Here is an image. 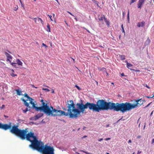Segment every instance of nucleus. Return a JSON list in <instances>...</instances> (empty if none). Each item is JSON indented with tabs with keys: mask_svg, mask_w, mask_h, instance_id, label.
Listing matches in <instances>:
<instances>
[{
	"mask_svg": "<svg viewBox=\"0 0 154 154\" xmlns=\"http://www.w3.org/2000/svg\"><path fill=\"white\" fill-rule=\"evenodd\" d=\"M127 67L128 68L130 69L131 70H134L133 69H131V68H132V67H133V65H132V64H131L130 63H129L128 62H127Z\"/></svg>",
	"mask_w": 154,
	"mask_h": 154,
	"instance_id": "nucleus-13",
	"label": "nucleus"
},
{
	"mask_svg": "<svg viewBox=\"0 0 154 154\" xmlns=\"http://www.w3.org/2000/svg\"><path fill=\"white\" fill-rule=\"evenodd\" d=\"M145 0H139L137 4L138 8H141L142 5L143 4Z\"/></svg>",
	"mask_w": 154,
	"mask_h": 154,
	"instance_id": "nucleus-10",
	"label": "nucleus"
},
{
	"mask_svg": "<svg viewBox=\"0 0 154 154\" xmlns=\"http://www.w3.org/2000/svg\"><path fill=\"white\" fill-rule=\"evenodd\" d=\"M35 118V121L36 120H37L39 118L38 117V116L37 115L34 116Z\"/></svg>",
	"mask_w": 154,
	"mask_h": 154,
	"instance_id": "nucleus-33",
	"label": "nucleus"
},
{
	"mask_svg": "<svg viewBox=\"0 0 154 154\" xmlns=\"http://www.w3.org/2000/svg\"><path fill=\"white\" fill-rule=\"evenodd\" d=\"M145 24V22L143 21L141 22H139L137 24V26L140 27H143Z\"/></svg>",
	"mask_w": 154,
	"mask_h": 154,
	"instance_id": "nucleus-11",
	"label": "nucleus"
},
{
	"mask_svg": "<svg viewBox=\"0 0 154 154\" xmlns=\"http://www.w3.org/2000/svg\"><path fill=\"white\" fill-rule=\"evenodd\" d=\"M68 105L67 107L68 108L67 110L68 112H66L65 111L57 109L56 116H69V118H74V114L75 112V104L72 100H67V104Z\"/></svg>",
	"mask_w": 154,
	"mask_h": 154,
	"instance_id": "nucleus-3",
	"label": "nucleus"
},
{
	"mask_svg": "<svg viewBox=\"0 0 154 154\" xmlns=\"http://www.w3.org/2000/svg\"><path fill=\"white\" fill-rule=\"evenodd\" d=\"M129 10H128V14H127V19L128 21V23H130V18H129Z\"/></svg>",
	"mask_w": 154,
	"mask_h": 154,
	"instance_id": "nucleus-18",
	"label": "nucleus"
},
{
	"mask_svg": "<svg viewBox=\"0 0 154 154\" xmlns=\"http://www.w3.org/2000/svg\"><path fill=\"white\" fill-rule=\"evenodd\" d=\"M154 143V138L153 139H152V143H151L152 144H153V143Z\"/></svg>",
	"mask_w": 154,
	"mask_h": 154,
	"instance_id": "nucleus-49",
	"label": "nucleus"
},
{
	"mask_svg": "<svg viewBox=\"0 0 154 154\" xmlns=\"http://www.w3.org/2000/svg\"><path fill=\"white\" fill-rule=\"evenodd\" d=\"M120 58L121 60H124L125 59V56L124 55H120Z\"/></svg>",
	"mask_w": 154,
	"mask_h": 154,
	"instance_id": "nucleus-25",
	"label": "nucleus"
},
{
	"mask_svg": "<svg viewBox=\"0 0 154 154\" xmlns=\"http://www.w3.org/2000/svg\"><path fill=\"white\" fill-rule=\"evenodd\" d=\"M5 107V105H2V106L0 107L1 109H3Z\"/></svg>",
	"mask_w": 154,
	"mask_h": 154,
	"instance_id": "nucleus-41",
	"label": "nucleus"
},
{
	"mask_svg": "<svg viewBox=\"0 0 154 154\" xmlns=\"http://www.w3.org/2000/svg\"><path fill=\"white\" fill-rule=\"evenodd\" d=\"M24 96L25 97H26L27 99H29V98L30 97L28 95V94H26L25 93L24 94Z\"/></svg>",
	"mask_w": 154,
	"mask_h": 154,
	"instance_id": "nucleus-29",
	"label": "nucleus"
},
{
	"mask_svg": "<svg viewBox=\"0 0 154 154\" xmlns=\"http://www.w3.org/2000/svg\"><path fill=\"white\" fill-rule=\"evenodd\" d=\"M14 67H15V68H17V65H16V64H17V63H12L11 62V63H10Z\"/></svg>",
	"mask_w": 154,
	"mask_h": 154,
	"instance_id": "nucleus-24",
	"label": "nucleus"
},
{
	"mask_svg": "<svg viewBox=\"0 0 154 154\" xmlns=\"http://www.w3.org/2000/svg\"><path fill=\"white\" fill-rule=\"evenodd\" d=\"M131 140H129V141H128V143H131Z\"/></svg>",
	"mask_w": 154,
	"mask_h": 154,
	"instance_id": "nucleus-59",
	"label": "nucleus"
},
{
	"mask_svg": "<svg viewBox=\"0 0 154 154\" xmlns=\"http://www.w3.org/2000/svg\"><path fill=\"white\" fill-rule=\"evenodd\" d=\"M106 76H108V73L107 72H106Z\"/></svg>",
	"mask_w": 154,
	"mask_h": 154,
	"instance_id": "nucleus-63",
	"label": "nucleus"
},
{
	"mask_svg": "<svg viewBox=\"0 0 154 154\" xmlns=\"http://www.w3.org/2000/svg\"><path fill=\"white\" fill-rule=\"evenodd\" d=\"M40 123H36L35 122H30L29 123V124L30 125H32V124H35L36 125H38Z\"/></svg>",
	"mask_w": 154,
	"mask_h": 154,
	"instance_id": "nucleus-20",
	"label": "nucleus"
},
{
	"mask_svg": "<svg viewBox=\"0 0 154 154\" xmlns=\"http://www.w3.org/2000/svg\"><path fill=\"white\" fill-rule=\"evenodd\" d=\"M20 3L21 4V7L23 8V10H24L25 9V8H24V4L22 2H20Z\"/></svg>",
	"mask_w": 154,
	"mask_h": 154,
	"instance_id": "nucleus-31",
	"label": "nucleus"
},
{
	"mask_svg": "<svg viewBox=\"0 0 154 154\" xmlns=\"http://www.w3.org/2000/svg\"><path fill=\"white\" fill-rule=\"evenodd\" d=\"M121 75L122 76H127L126 75H124V73H122L121 74Z\"/></svg>",
	"mask_w": 154,
	"mask_h": 154,
	"instance_id": "nucleus-45",
	"label": "nucleus"
},
{
	"mask_svg": "<svg viewBox=\"0 0 154 154\" xmlns=\"http://www.w3.org/2000/svg\"><path fill=\"white\" fill-rule=\"evenodd\" d=\"M80 101V103H77L76 104L77 108H75L74 118H77L78 115L81 113H84L85 109L88 108L89 110H92V103L87 102L84 104L82 100H81Z\"/></svg>",
	"mask_w": 154,
	"mask_h": 154,
	"instance_id": "nucleus-7",
	"label": "nucleus"
},
{
	"mask_svg": "<svg viewBox=\"0 0 154 154\" xmlns=\"http://www.w3.org/2000/svg\"><path fill=\"white\" fill-rule=\"evenodd\" d=\"M32 86L33 87V88H37V87H35V86H34V85H32Z\"/></svg>",
	"mask_w": 154,
	"mask_h": 154,
	"instance_id": "nucleus-53",
	"label": "nucleus"
},
{
	"mask_svg": "<svg viewBox=\"0 0 154 154\" xmlns=\"http://www.w3.org/2000/svg\"><path fill=\"white\" fill-rule=\"evenodd\" d=\"M18 7L17 6H16L15 7H14V10L15 11H17V10L18 9Z\"/></svg>",
	"mask_w": 154,
	"mask_h": 154,
	"instance_id": "nucleus-35",
	"label": "nucleus"
},
{
	"mask_svg": "<svg viewBox=\"0 0 154 154\" xmlns=\"http://www.w3.org/2000/svg\"><path fill=\"white\" fill-rule=\"evenodd\" d=\"M29 103L32 105V107L31 108H33V109H35V110L37 111H38V106H35V104L33 102H30Z\"/></svg>",
	"mask_w": 154,
	"mask_h": 154,
	"instance_id": "nucleus-9",
	"label": "nucleus"
},
{
	"mask_svg": "<svg viewBox=\"0 0 154 154\" xmlns=\"http://www.w3.org/2000/svg\"><path fill=\"white\" fill-rule=\"evenodd\" d=\"M38 21H41L42 24H44V22H43V21L42 20L41 18H38Z\"/></svg>",
	"mask_w": 154,
	"mask_h": 154,
	"instance_id": "nucleus-27",
	"label": "nucleus"
},
{
	"mask_svg": "<svg viewBox=\"0 0 154 154\" xmlns=\"http://www.w3.org/2000/svg\"><path fill=\"white\" fill-rule=\"evenodd\" d=\"M68 13H69L71 15L73 16V15L71 12H70L68 11Z\"/></svg>",
	"mask_w": 154,
	"mask_h": 154,
	"instance_id": "nucleus-50",
	"label": "nucleus"
},
{
	"mask_svg": "<svg viewBox=\"0 0 154 154\" xmlns=\"http://www.w3.org/2000/svg\"><path fill=\"white\" fill-rule=\"evenodd\" d=\"M17 125H11V123L8 124H3L0 122V129L5 131L10 130L11 133L14 134L21 139H25L31 142L30 144H44V143L41 140H38V137L35 135L34 132H30L27 134V128L25 130H21L18 128Z\"/></svg>",
	"mask_w": 154,
	"mask_h": 154,
	"instance_id": "nucleus-1",
	"label": "nucleus"
},
{
	"mask_svg": "<svg viewBox=\"0 0 154 154\" xmlns=\"http://www.w3.org/2000/svg\"><path fill=\"white\" fill-rule=\"evenodd\" d=\"M47 15L50 17V18L51 20L52 21H53V20H52V19L51 18L52 16L51 15H49V14L48 15Z\"/></svg>",
	"mask_w": 154,
	"mask_h": 154,
	"instance_id": "nucleus-43",
	"label": "nucleus"
},
{
	"mask_svg": "<svg viewBox=\"0 0 154 154\" xmlns=\"http://www.w3.org/2000/svg\"><path fill=\"white\" fill-rule=\"evenodd\" d=\"M152 102L150 103H149L147 106H145L143 108L144 109H145L146 108L148 107L150 105V104L152 103Z\"/></svg>",
	"mask_w": 154,
	"mask_h": 154,
	"instance_id": "nucleus-36",
	"label": "nucleus"
},
{
	"mask_svg": "<svg viewBox=\"0 0 154 154\" xmlns=\"http://www.w3.org/2000/svg\"><path fill=\"white\" fill-rule=\"evenodd\" d=\"M5 54L7 58L6 61H9L10 63H11V61L10 60V59H12V57L11 56L6 52H5Z\"/></svg>",
	"mask_w": 154,
	"mask_h": 154,
	"instance_id": "nucleus-8",
	"label": "nucleus"
},
{
	"mask_svg": "<svg viewBox=\"0 0 154 154\" xmlns=\"http://www.w3.org/2000/svg\"><path fill=\"white\" fill-rule=\"evenodd\" d=\"M153 111H152L151 112V114H150V116H152V115L153 114Z\"/></svg>",
	"mask_w": 154,
	"mask_h": 154,
	"instance_id": "nucleus-60",
	"label": "nucleus"
},
{
	"mask_svg": "<svg viewBox=\"0 0 154 154\" xmlns=\"http://www.w3.org/2000/svg\"><path fill=\"white\" fill-rule=\"evenodd\" d=\"M140 137H141V136L140 135H138L137 137V138H138V139L140 138Z\"/></svg>",
	"mask_w": 154,
	"mask_h": 154,
	"instance_id": "nucleus-57",
	"label": "nucleus"
},
{
	"mask_svg": "<svg viewBox=\"0 0 154 154\" xmlns=\"http://www.w3.org/2000/svg\"><path fill=\"white\" fill-rule=\"evenodd\" d=\"M43 115L44 113H39L37 115L39 118L42 116Z\"/></svg>",
	"mask_w": 154,
	"mask_h": 154,
	"instance_id": "nucleus-23",
	"label": "nucleus"
},
{
	"mask_svg": "<svg viewBox=\"0 0 154 154\" xmlns=\"http://www.w3.org/2000/svg\"><path fill=\"white\" fill-rule=\"evenodd\" d=\"M21 100L23 101L24 102V104L25 105V106H27V107H29V108H30V106H29V103H27V102H26V101L27 100H25L23 98H21Z\"/></svg>",
	"mask_w": 154,
	"mask_h": 154,
	"instance_id": "nucleus-12",
	"label": "nucleus"
},
{
	"mask_svg": "<svg viewBox=\"0 0 154 154\" xmlns=\"http://www.w3.org/2000/svg\"><path fill=\"white\" fill-rule=\"evenodd\" d=\"M92 110L99 112L102 110H110L121 112L120 103L111 102H107L104 100H98L96 104L92 103Z\"/></svg>",
	"mask_w": 154,
	"mask_h": 154,
	"instance_id": "nucleus-2",
	"label": "nucleus"
},
{
	"mask_svg": "<svg viewBox=\"0 0 154 154\" xmlns=\"http://www.w3.org/2000/svg\"><path fill=\"white\" fill-rule=\"evenodd\" d=\"M105 22H106V24L108 26H109L110 23L109 21H108L107 18L105 19Z\"/></svg>",
	"mask_w": 154,
	"mask_h": 154,
	"instance_id": "nucleus-22",
	"label": "nucleus"
},
{
	"mask_svg": "<svg viewBox=\"0 0 154 154\" xmlns=\"http://www.w3.org/2000/svg\"><path fill=\"white\" fill-rule=\"evenodd\" d=\"M42 89L44 90H45L47 92L50 91V90L49 89L47 88H42Z\"/></svg>",
	"mask_w": 154,
	"mask_h": 154,
	"instance_id": "nucleus-32",
	"label": "nucleus"
},
{
	"mask_svg": "<svg viewBox=\"0 0 154 154\" xmlns=\"http://www.w3.org/2000/svg\"><path fill=\"white\" fill-rule=\"evenodd\" d=\"M4 116L6 118H7L8 117V116H6L5 115H4Z\"/></svg>",
	"mask_w": 154,
	"mask_h": 154,
	"instance_id": "nucleus-56",
	"label": "nucleus"
},
{
	"mask_svg": "<svg viewBox=\"0 0 154 154\" xmlns=\"http://www.w3.org/2000/svg\"><path fill=\"white\" fill-rule=\"evenodd\" d=\"M34 20H35V22H36V20H37V18H34Z\"/></svg>",
	"mask_w": 154,
	"mask_h": 154,
	"instance_id": "nucleus-64",
	"label": "nucleus"
},
{
	"mask_svg": "<svg viewBox=\"0 0 154 154\" xmlns=\"http://www.w3.org/2000/svg\"><path fill=\"white\" fill-rule=\"evenodd\" d=\"M121 27L122 28V32L124 33V36H125V32L123 27V24H122V25H121Z\"/></svg>",
	"mask_w": 154,
	"mask_h": 154,
	"instance_id": "nucleus-21",
	"label": "nucleus"
},
{
	"mask_svg": "<svg viewBox=\"0 0 154 154\" xmlns=\"http://www.w3.org/2000/svg\"><path fill=\"white\" fill-rule=\"evenodd\" d=\"M141 152V151L140 150L138 151L137 154H139V153Z\"/></svg>",
	"mask_w": 154,
	"mask_h": 154,
	"instance_id": "nucleus-52",
	"label": "nucleus"
},
{
	"mask_svg": "<svg viewBox=\"0 0 154 154\" xmlns=\"http://www.w3.org/2000/svg\"><path fill=\"white\" fill-rule=\"evenodd\" d=\"M140 100H142V99H140L134 100V101L136 102V104H132L128 102L125 103H120L121 112L124 113L131 110V109L135 108L137 107H139L143 104V102L139 103Z\"/></svg>",
	"mask_w": 154,
	"mask_h": 154,
	"instance_id": "nucleus-6",
	"label": "nucleus"
},
{
	"mask_svg": "<svg viewBox=\"0 0 154 154\" xmlns=\"http://www.w3.org/2000/svg\"><path fill=\"white\" fill-rule=\"evenodd\" d=\"M29 146L42 154H55L53 147L50 145H29Z\"/></svg>",
	"mask_w": 154,
	"mask_h": 154,
	"instance_id": "nucleus-4",
	"label": "nucleus"
},
{
	"mask_svg": "<svg viewBox=\"0 0 154 154\" xmlns=\"http://www.w3.org/2000/svg\"><path fill=\"white\" fill-rule=\"evenodd\" d=\"M5 88L6 89V90L8 89V87L7 85H6L5 86Z\"/></svg>",
	"mask_w": 154,
	"mask_h": 154,
	"instance_id": "nucleus-47",
	"label": "nucleus"
},
{
	"mask_svg": "<svg viewBox=\"0 0 154 154\" xmlns=\"http://www.w3.org/2000/svg\"><path fill=\"white\" fill-rule=\"evenodd\" d=\"M47 27L48 28V30H46V31L48 32H51L50 25L48 23H47Z\"/></svg>",
	"mask_w": 154,
	"mask_h": 154,
	"instance_id": "nucleus-19",
	"label": "nucleus"
},
{
	"mask_svg": "<svg viewBox=\"0 0 154 154\" xmlns=\"http://www.w3.org/2000/svg\"><path fill=\"white\" fill-rule=\"evenodd\" d=\"M63 110H65V111H66L67 110V109H65V108H63Z\"/></svg>",
	"mask_w": 154,
	"mask_h": 154,
	"instance_id": "nucleus-62",
	"label": "nucleus"
},
{
	"mask_svg": "<svg viewBox=\"0 0 154 154\" xmlns=\"http://www.w3.org/2000/svg\"><path fill=\"white\" fill-rule=\"evenodd\" d=\"M125 12H124L122 14V17L123 18H124L125 17Z\"/></svg>",
	"mask_w": 154,
	"mask_h": 154,
	"instance_id": "nucleus-48",
	"label": "nucleus"
},
{
	"mask_svg": "<svg viewBox=\"0 0 154 154\" xmlns=\"http://www.w3.org/2000/svg\"><path fill=\"white\" fill-rule=\"evenodd\" d=\"M147 98H153V97H150V96H145Z\"/></svg>",
	"mask_w": 154,
	"mask_h": 154,
	"instance_id": "nucleus-46",
	"label": "nucleus"
},
{
	"mask_svg": "<svg viewBox=\"0 0 154 154\" xmlns=\"http://www.w3.org/2000/svg\"><path fill=\"white\" fill-rule=\"evenodd\" d=\"M17 64L19 65L22 66L23 63L21 61L19 60V59H17L16 60Z\"/></svg>",
	"mask_w": 154,
	"mask_h": 154,
	"instance_id": "nucleus-16",
	"label": "nucleus"
},
{
	"mask_svg": "<svg viewBox=\"0 0 154 154\" xmlns=\"http://www.w3.org/2000/svg\"><path fill=\"white\" fill-rule=\"evenodd\" d=\"M40 101L42 103H44V100L43 99H42Z\"/></svg>",
	"mask_w": 154,
	"mask_h": 154,
	"instance_id": "nucleus-51",
	"label": "nucleus"
},
{
	"mask_svg": "<svg viewBox=\"0 0 154 154\" xmlns=\"http://www.w3.org/2000/svg\"><path fill=\"white\" fill-rule=\"evenodd\" d=\"M11 75L13 77H14L15 76H17V74H15L13 73H12L11 74Z\"/></svg>",
	"mask_w": 154,
	"mask_h": 154,
	"instance_id": "nucleus-38",
	"label": "nucleus"
},
{
	"mask_svg": "<svg viewBox=\"0 0 154 154\" xmlns=\"http://www.w3.org/2000/svg\"><path fill=\"white\" fill-rule=\"evenodd\" d=\"M43 120H44V119H43L40 122V123H43V124L45 123V121H44Z\"/></svg>",
	"mask_w": 154,
	"mask_h": 154,
	"instance_id": "nucleus-44",
	"label": "nucleus"
},
{
	"mask_svg": "<svg viewBox=\"0 0 154 154\" xmlns=\"http://www.w3.org/2000/svg\"><path fill=\"white\" fill-rule=\"evenodd\" d=\"M38 107V111L43 112L48 116H56L57 109L52 106H50L48 103L44 102L41 103V106Z\"/></svg>",
	"mask_w": 154,
	"mask_h": 154,
	"instance_id": "nucleus-5",
	"label": "nucleus"
},
{
	"mask_svg": "<svg viewBox=\"0 0 154 154\" xmlns=\"http://www.w3.org/2000/svg\"><path fill=\"white\" fill-rule=\"evenodd\" d=\"M105 18H106L105 17L104 15H102L101 17L100 18H99L98 19L100 21L103 20V19H104V20H105Z\"/></svg>",
	"mask_w": 154,
	"mask_h": 154,
	"instance_id": "nucleus-17",
	"label": "nucleus"
},
{
	"mask_svg": "<svg viewBox=\"0 0 154 154\" xmlns=\"http://www.w3.org/2000/svg\"><path fill=\"white\" fill-rule=\"evenodd\" d=\"M150 42V40L149 38V37L148 38L147 40L144 43V46L145 47L146 45H148L149 44Z\"/></svg>",
	"mask_w": 154,
	"mask_h": 154,
	"instance_id": "nucleus-14",
	"label": "nucleus"
},
{
	"mask_svg": "<svg viewBox=\"0 0 154 154\" xmlns=\"http://www.w3.org/2000/svg\"><path fill=\"white\" fill-rule=\"evenodd\" d=\"M29 100L30 101V102H32L34 100L32 98L30 97L29 98Z\"/></svg>",
	"mask_w": 154,
	"mask_h": 154,
	"instance_id": "nucleus-39",
	"label": "nucleus"
},
{
	"mask_svg": "<svg viewBox=\"0 0 154 154\" xmlns=\"http://www.w3.org/2000/svg\"><path fill=\"white\" fill-rule=\"evenodd\" d=\"M23 110L24 113H26L27 111H30V109H28L27 108H26L25 109Z\"/></svg>",
	"mask_w": 154,
	"mask_h": 154,
	"instance_id": "nucleus-26",
	"label": "nucleus"
},
{
	"mask_svg": "<svg viewBox=\"0 0 154 154\" xmlns=\"http://www.w3.org/2000/svg\"><path fill=\"white\" fill-rule=\"evenodd\" d=\"M146 88H149H149H150L149 87V86H148L146 84Z\"/></svg>",
	"mask_w": 154,
	"mask_h": 154,
	"instance_id": "nucleus-54",
	"label": "nucleus"
},
{
	"mask_svg": "<svg viewBox=\"0 0 154 154\" xmlns=\"http://www.w3.org/2000/svg\"><path fill=\"white\" fill-rule=\"evenodd\" d=\"M75 87L79 90H81L82 89L80 88V87L79 86H78L77 85H75Z\"/></svg>",
	"mask_w": 154,
	"mask_h": 154,
	"instance_id": "nucleus-30",
	"label": "nucleus"
},
{
	"mask_svg": "<svg viewBox=\"0 0 154 154\" xmlns=\"http://www.w3.org/2000/svg\"><path fill=\"white\" fill-rule=\"evenodd\" d=\"M142 102H145L146 101L144 99H143V100H142Z\"/></svg>",
	"mask_w": 154,
	"mask_h": 154,
	"instance_id": "nucleus-61",
	"label": "nucleus"
},
{
	"mask_svg": "<svg viewBox=\"0 0 154 154\" xmlns=\"http://www.w3.org/2000/svg\"><path fill=\"white\" fill-rule=\"evenodd\" d=\"M110 139V138H108L105 139V140H108Z\"/></svg>",
	"mask_w": 154,
	"mask_h": 154,
	"instance_id": "nucleus-55",
	"label": "nucleus"
},
{
	"mask_svg": "<svg viewBox=\"0 0 154 154\" xmlns=\"http://www.w3.org/2000/svg\"><path fill=\"white\" fill-rule=\"evenodd\" d=\"M136 0H131V2L130 3V5H131V4L134 3V2H135Z\"/></svg>",
	"mask_w": 154,
	"mask_h": 154,
	"instance_id": "nucleus-42",
	"label": "nucleus"
},
{
	"mask_svg": "<svg viewBox=\"0 0 154 154\" xmlns=\"http://www.w3.org/2000/svg\"><path fill=\"white\" fill-rule=\"evenodd\" d=\"M35 118V121L36 120H37L39 118L38 117V116L37 115L34 116Z\"/></svg>",
	"mask_w": 154,
	"mask_h": 154,
	"instance_id": "nucleus-34",
	"label": "nucleus"
},
{
	"mask_svg": "<svg viewBox=\"0 0 154 154\" xmlns=\"http://www.w3.org/2000/svg\"><path fill=\"white\" fill-rule=\"evenodd\" d=\"M87 137V136L86 135H85L83 137H82V139H83L84 138H85V137Z\"/></svg>",
	"mask_w": 154,
	"mask_h": 154,
	"instance_id": "nucleus-58",
	"label": "nucleus"
},
{
	"mask_svg": "<svg viewBox=\"0 0 154 154\" xmlns=\"http://www.w3.org/2000/svg\"><path fill=\"white\" fill-rule=\"evenodd\" d=\"M95 4H96L97 5V6L98 7H100V6L98 5L99 2L95 0V1H94V2Z\"/></svg>",
	"mask_w": 154,
	"mask_h": 154,
	"instance_id": "nucleus-28",
	"label": "nucleus"
},
{
	"mask_svg": "<svg viewBox=\"0 0 154 154\" xmlns=\"http://www.w3.org/2000/svg\"><path fill=\"white\" fill-rule=\"evenodd\" d=\"M42 45L43 46H45L46 49L48 48V46L44 43H43L42 44Z\"/></svg>",
	"mask_w": 154,
	"mask_h": 154,
	"instance_id": "nucleus-40",
	"label": "nucleus"
},
{
	"mask_svg": "<svg viewBox=\"0 0 154 154\" xmlns=\"http://www.w3.org/2000/svg\"><path fill=\"white\" fill-rule=\"evenodd\" d=\"M30 120H35V118L34 117H32L29 118Z\"/></svg>",
	"mask_w": 154,
	"mask_h": 154,
	"instance_id": "nucleus-37",
	"label": "nucleus"
},
{
	"mask_svg": "<svg viewBox=\"0 0 154 154\" xmlns=\"http://www.w3.org/2000/svg\"><path fill=\"white\" fill-rule=\"evenodd\" d=\"M16 91L17 93V94L18 95H22V91L19 89H17L16 90Z\"/></svg>",
	"mask_w": 154,
	"mask_h": 154,
	"instance_id": "nucleus-15",
	"label": "nucleus"
}]
</instances>
